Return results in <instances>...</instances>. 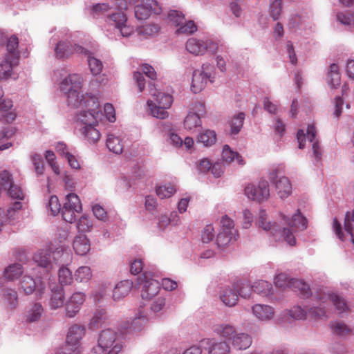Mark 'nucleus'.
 I'll return each mask as SVG.
<instances>
[{"mask_svg":"<svg viewBox=\"0 0 354 354\" xmlns=\"http://www.w3.org/2000/svg\"><path fill=\"white\" fill-rule=\"evenodd\" d=\"M214 66L204 64L201 70H196L193 73L191 89L193 93H200L206 86L207 81L214 82Z\"/></svg>","mask_w":354,"mask_h":354,"instance_id":"7ed1b4c3","label":"nucleus"},{"mask_svg":"<svg viewBox=\"0 0 354 354\" xmlns=\"http://www.w3.org/2000/svg\"><path fill=\"white\" fill-rule=\"evenodd\" d=\"M73 248L77 254L85 255L91 249L89 240L86 235L76 236L73 242Z\"/></svg>","mask_w":354,"mask_h":354,"instance_id":"dca6fc26","label":"nucleus"},{"mask_svg":"<svg viewBox=\"0 0 354 354\" xmlns=\"http://www.w3.org/2000/svg\"><path fill=\"white\" fill-rule=\"evenodd\" d=\"M48 207L53 216L57 215L61 211V204L59 201L57 196H52L48 201Z\"/></svg>","mask_w":354,"mask_h":354,"instance_id":"69168bd1","label":"nucleus"},{"mask_svg":"<svg viewBox=\"0 0 354 354\" xmlns=\"http://www.w3.org/2000/svg\"><path fill=\"white\" fill-rule=\"evenodd\" d=\"M319 300L322 303L330 301L339 313L348 310V306L345 300L339 295L336 294H324L319 296Z\"/></svg>","mask_w":354,"mask_h":354,"instance_id":"f8f14e48","label":"nucleus"},{"mask_svg":"<svg viewBox=\"0 0 354 354\" xmlns=\"http://www.w3.org/2000/svg\"><path fill=\"white\" fill-rule=\"evenodd\" d=\"M85 301V295L82 292H76L72 295L66 304V315L73 317L80 310Z\"/></svg>","mask_w":354,"mask_h":354,"instance_id":"9b49d317","label":"nucleus"},{"mask_svg":"<svg viewBox=\"0 0 354 354\" xmlns=\"http://www.w3.org/2000/svg\"><path fill=\"white\" fill-rule=\"evenodd\" d=\"M344 229L350 234L351 241L354 245V209L351 212H347L344 221Z\"/></svg>","mask_w":354,"mask_h":354,"instance_id":"49530a36","label":"nucleus"},{"mask_svg":"<svg viewBox=\"0 0 354 354\" xmlns=\"http://www.w3.org/2000/svg\"><path fill=\"white\" fill-rule=\"evenodd\" d=\"M36 288V282L30 276H24L21 281V288L26 295L32 294Z\"/></svg>","mask_w":354,"mask_h":354,"instance_id":"8fccbe9b","label":"nucleus"},{"mask_svg":"<svg viewBox=\"0 0 354 354\" xmlns=\"http://www.w3.org/2000/svg\"><path fill=\"white\" fill-rule=\"evenodd\" d=\"M209 354H229L230 348L228 344L224 341L216 342L213 339L209 340Z\"/></svg>","mask_w":354,"mask_h":354,"instance_id":"b1692460","label":"nucleus"},{"mask_svg":"<svg viewBox=\"0 0 354 354\" xmlns=\"http://www.w3.org/2000/svg\"><path fill=\"white\" fill-rule=\"evenodd\" d=\"M252 342V337L247 333H239L232 338V344L240 350L249 348Z\"/></svg>","mask_w":354,"mask_h":354,"instance_id":"393cba45","label":"nucleus"},{"mask_svg":"<svg viewBox=\"0 0 354 354\" xmlns=\"http://www.w3.org/2000/svg\"><path fill=\"white\" fill-rule=\"evenodd\" d=\"M93 226L92 221L86 216H82L77 223V228L81 232H88Z\"/></svg>","mask_w":354,"mask_h":354,"instance_id":"e2e57ef3","label":"nucleus"},{"mask_svg":"<svg viewBox=\"0 0 354 354\" xmlns=\"http://www.w3.org/2000/svg\"><path fill=\"white\" fill-rule=\"evenodd\" d=\"M155 0H141L140 4L135 6V17L138 20L148 19L152 12L158 13L160 9Z\"/></svg>","mask_w":354,"mask_h":354,"instance_id":"6e6552de","label":"nucleus"},{"mask_svg":"<svg viewBox=\"0 0 354 354\" xmlns=\"http://www.w3.org/2000/svg\"><path fill=\"white\" fill-rule=\"evenodd\" d=\"M258 225L265 231H270L273 236L279 231V227L276 223L267 221V214L264 210H261L259 216Z\"/></svg>","mask_w":354,"mask_h":354,"instance_id":"5701e85b","label":"nucleus"},{"mask_svg":"<svg viewBox=\"0 0 354 354\" xmlns=\"http://www.w3.org/2000/svg\"><path fill=\"white\" fill-rule=\"evenodd\" d=\"M6 190L8 191L9 196L12 198L22 200L24 198V194L22 189L20 187L14 184V182L12 183V185H10Z\"/></svg>","mask_w":354,"mask_h":354,"instance_id":"680f3d73","label":"nucleus"},{"mask_svg":"<svg viewBox=\"0 0 354 354\" xmlns=\"http://www.w3.org/2000/svg\"><path fill=\"white\" fill-rule=\"evenodd\" d=\"M64 205L69 206V207L73 208L75 211H82V209L80 199L74 193H70L66 195Z\"/></svg>","mask_w":354,"mask_h":354,"instance_id":"a18cd8bd","label":"nucleus"},{"mask_svg":"<svg viewBox=\"0 0 354 354\" xmlns=\"http://www.w3.org/2000/svg\"><path fill=\"white\" fill-rule=\"evenodd\" d=\"M80 347L77 346H73V344H68L67 342L64 346L61 348L57 353V354H80Z\"/></svg>","mask_w":354,"mask_h":354,"instance_id":"338daca9","label":"nucleus"},{"mask_svg":"<svg viewBox=\"0 0 354 354\" xmlns=\"http://www.w3.org/2000/svg\"><path fill=\"white\" fill-rule=\"evenodd\" d=\"M52 295L50 299V306L53 309H57L63 306L64 304V290L61 286L55 284L50 285Z\"/></svg>","mask_w":354,"mask_h":354,"instance_id":"2eb2a0df","label":"nucleus"},{"mask_svg":"<svg viewBox=\"0 0 354 354\" xmlns=\"http://www.w3.org/2000/svg\"><path fill=\"white\" fill-rule=\"evenodd\" d=\"M222 158L223 161L231 162L236 160L239 165H243L244 161L242 157L236 151H232L228 145H225L222 151Z\"/></svg>","mask_w":354,"mask_h":354,"instance_id":"473e14b6","label":"nucleus"},{"mask_svg":"<svg viewBox=\"0 0 354 354\" xmlns=\"http://www.w3.org/2000/svg\"><path fill=\"white\" fill-rule=\"evenodd\" d=\"M215 331L217 334L224 337L225 339H230L232 341V338L238 335L235 327L230 324H221L218 326Z\"/></svg>","mask_w":354,"mask_h":354,"instance_id":"c85d7f7f","label":"nucleus"},{"mask_svg":"<svg viewBox=\"0 0 354 354\" xmlns=\"http://www.w3.org/2000/svg\"><path fill=\"white\" fill-rule=\"evenodd\" d=\"M253 291L259 295H269L272 294V284L266 281H259L252 286Z\"/></svg>","mask_w":354,"mask_h":354,"instance_id":"58836bf2","label":"nucleus"},{"mask_svg":"<svg viewBox=\"0 0 354 354\" xmlns=\"http://www.w3.org/2000/svg\"><path fill=\"white\" fill-rule=\"evenodd\" d=\"M202 121L199 115L194 113L187 114L184 120V127L188 131L194 130L197 127H200Z\"/></svg>","mask_w":354,"mask_h":354,"instance_id":"f704fd0d","label":"nucleus"},{"mask_svg":"<svg viewBox=\"0 0 354 354\" xmlns=\"http://www.w3.org/2000/svg\"><path fill=\"white\" fill-rule=\"evenodd\" d=\"M160 289V283L152 278H148L144 274L141 296L143 299H151L156 296Z\"/></svg>","mask_w":354,"mask_h":354,"instance_id":"1a4fd4ad","label":"nucleus"},{"mask_svg":"<svg viewBox=\"0 0 354 354\" xmlns=\"http://www.w3.org/2000/svg\"><path fill=\"white\" fill-rule=\"evenodd\" d=\"M1 301L8 308L15 309L18 305L17 291L12 288H3L1 291Z\"/></svg>","mask_w":354,"mask_h":354,"instance_id":"4468645a","label":"nucleus"},{"mask_svg":"<svg viewBox=\"0 0 354 354\" xmlns=\"http://www.w3.org/2000/svg\"><path fill=\"white\" fill-rule=\"evenodd\" d=\"M149 91L153 100L147 101L150 114L156 118L164 120L169 117L167 109H170L173 104V97L169 94L157 91L153 83L149 84Z\"/></svg>","mask_w":354,"mask_h":354,"instance_id":"f03ea898","label":"nucleus"},{"mask_svg":"<svg viewBox=\"0 0 354 354\" xmlns=\"http://www.w3.org/2000/svg\"><path fill=\"white\" fill-rule=\"evenodd\" d=\"M317 134L316 129L314 124H309L307 128V136L309 141L313 145V154L317 160H319L321 158V153H319V144L315 140Z\"/></svg>","mask_w":354,"mask_h":354,"instance_id":"7c9ffc66","label":"nucleus"},{"mask_svg":"<svg viewBox=\"0 0 354 354\" xmlns=\"http://www.w3.org/2000/svg\"><path fill=\"white\" fill-rule=\"evenodd\" d=\"M58 278L62 286L71 284L73 281L72 272L68 268L63 266L59 270Z\"/></svg>","mask_w":354,"mask_h":354,"instance_id":"09e8293b","label":"nucleus"},{"mask_svg":"<svg viewBox=\"0 0 354 354\" xmlns=\"http://www.w3.org/2000/svg\"><path fill=\"white\" fill-rule=\"evenodd\" d=\"M245 194L254 201L261 202L268 200L270 197L268 182L261 180L257 185L249 184L245 188Z\"/></svg>","mask_w":354,"mask_h":354,"instance_id":"39448f33","label":"nucleus"},{"mask_svg":"<svg viewBox=\"0 0 354 354\" xmlns=\"http://www.w3.org/2000/svg\"><path fill=\"white\" fill-rule=\"evenodd\" d=\"M91 277L92 272L88 266H81L75 272V279L79 282H88Z\"/></svg>","mask_w":354,"mask_h":354,"instance_id":"37998d69","label":"nucleus"},{"mask_svg":"<svg viewBox=\"0 0 354 354\" xmlns=\"http://www.w3.org/2000/svg\"><path fill=\"white\" fill-rule=\"evenodd\" d=\"M133 283L129 280H124L119 282L113 289V298L119 300L126 297L131 290Z\"/></svg>","mask_w":354,"mask_h":354,"instance_id":"6ab92c4d","label":"nucleus"},{"mask_svg":"<svg viewBox=\"0 0 354 354\" xmlns=\"http://www.w3.org/2000/svg\"><path fill=\"white\" fill-rule=\"evenodd\" d=\"M216 140V134L214 131L207 129L201 132L197 137V142L205 147L214 145Z\"/></svg>","mask_w":354,"mask_h":354,"instance_id":"2f4dec72","label":"nucleus"},{"mask_svg":"<svg viewBox=\"0 0 354 354\" xmlns=\"http://www.w3.org/2000/svg\"><path fill=\"white\" fill-rule=\"evenodd\" d=\"M122 348V344L120 343H116L114 344L113 348L107 352V350L105 347L102 346L100 344H97V345L93 347V348L91 351L90 354H118V353L121 351Z\"/></svg>","mask_w":354,"mask_h":354,"instance_id":"c03bdc74","label":"nucleus"},{"mask_svg":"<svg viewBox=\"0 0 354 354\" xmlns=\"http://www.w3.org/2000/svg\"><path fill=\"white\" fill-rule=\"evenodd\" d=\"M108 149L114 153L120 154L123 151V142L120 138L113 134H109L106 139Z\"/></svg>","mask_w":354,"mask_h":354,"instance_id":"bb28decb","label":"nucleus"},{"mask_svg":"<svg viewBox=\"0 0 354 354\" xmlns=\"http://www.w3.org/2000/svg\"><path fill=\"white\" fill-rule=\"evenodd\" d=\"M179 28L176 30L178 34H186L189 35L194 33L197 30V27L193 21H183V24H180Z\"/></svg>","mask_w":354,"mask_h":354,"instance_id":"603ef678","label":"nucleus"},{"mask_svg":"<svg viewBox=\"0 0 354 354\" xmlns=\"http://www.w3.org/2000/svg\"><path fill=\"white\" fill-rule=\"evenodd\" d=\"M279 167H274L269 174V178L275 184V189L281 198L288 197L292 192V186L288 178L281 176Z\"/></svg>","mask_w":354,"mask_h":354,"instance_id":"20e7f679","label":"nucleus"},{"mask_svg":"<svg viewBox=\"0 0 354 354\" xmlns=\"http://www.w3.org/2000/svg\"><path fill=\"white\" fill-rule=\"evenodd\" d=\"M117 333L111 329L102 330L98 339V344L105 347L106 349L111 348L113 344L118 343L116 342Z\"/></svg>","mask_w":354,"mask_h":354,"instance_id":"4be33fe9","label":"nucleus"},{"mask_svg":"<svg viewBox=\"0 0 354 354\" xmlns=\"http://www.w3.org/2000/svg\"><path fill=\"white\" fill-rule=\"evenodd\" d=\"M18 62H12L4 57L3 61L0 63V80H6L11 76L12 68L18 65Z\"/></svg>","mask_w":354,"mask_h":354,"instance_id":"cd10ccee","label":"nucleus"},{"mask_svg":"<svg viewBox=\"0 0 354 354\" xmlns=\"http://www.w3.org/2000/svg\"><path fill=\"white\" fill-rule=\"evenodd\" d=\"M19 39L15 36H11L7 43V53L5 55L6 59H12V62H18L19 59V52L18 50Z\"/></svg>","mask_w":354,"mask_h":354,"instance_id":"a211bd4d","label":"nucleus"},{"mask_svg":"<svg viewBox=\"0 0 354 354\" xmlns=\"http://www.w3.org/2000/svg\"><path fill=\"white\" fill-rule=\"evenodd\" d=\"M85 328L78 325L72 326L68 333L66 340L68 344H73L80 347V342L84 335Z\"/></svg>","mask_w":354,"mask_h":354,"instance_id":"aec40b11","label":"nucleus"},{"mask_svg":"<svg viewBox=\"0 0 354 354\" xmlns=\"http://www.w3.org/2000/svg\"><path fill=\"white\" fill-rule=\"evenodd\" d=\"M238 236L239 234L237 231H232V232H230L229 231L221 230L216 237V244L219 248L224 247L230 241H236Z\"/></svg>","mask_w":354,"mask_h":354,"instance_id":"a878e982","label":"nucleus"},{"mask_svg":"<svg viewBox=\"0 0 354 354\" xmlns=\"http://www.w3.org/2000/svg\"><path fill=\"white\" fill-rule=\"evenodd\" d=\"M82 77L77 74L69 75L61 83V90L67 93L68 104L78 109L77 120L84 127L97 125L101 115L100 104L96 97L88 95H80Z\"/></svg>","mask_w":354,"mask_h":354,"instance_id":"f257e3e1","label":"nucleus"},{"mask_svg":"<svg viewBox=\"0 0 354 354\" xmlns=\"http://www.w3.org/2000/svg\"><path fill=\"white\" fill-rule=\"evenodd\" d=\"M12 183V176L9 171L4 170L0 173V187L6 190Z\"/></svg>","mask_w":354,"mask_h":354,"instance_id":"bf43d9fd","label":"nucleus"},{"mask_svg":"<svg viewBox=\"0 0 354 354\" xmlns=\"http://www.w3.org/2000/svg\"><path fill=\"white\" fill-rule=\"evenodd\" d=\"M109 10L110 6L107 3H97L93 6L92 15L94 17L104 15H107Z\"/></svg>","mask_w":354,"mask_h":354,"instance_id":"052dcab7","label":"nucleus"},{"mask_svg":"<svg viewBox=\"0 0 354 354\" xmlns=\"http://www.w3.org/2000/svg\"><path fill=\"white\" fill-rule=\"evenodd\" d=\"M156 192L160 199H164L171 197L176 192V187L174 185L169 183L158 186L156 188Z\"/></svg>","mask_w":354,"mask_h":354,"instance_id":"79ce46f5","label":"nucleus"},{"mask_svg":"<svg viewBox=\"0 0 354 354\" xmlns=\"http://www.w3.org/2000/svg\"><path fill=\"white\" fill-rule=\"evenodd\" d=\"M32 161L37 175H42L44 171V165L42 158L39 154H35L32 156Z\"/></svg>","mask_w":354,"mask_h":354,"instance_id":"0e129e2a","label":"nucleus"},{"mask_svg":"<svg viewBox=\"0 0 354 354\" xmlns=\"http://www.w3.org/2000/svg\"><path fill=\"white\" fill-rule=\"evenodd\" d=\"M290 288L295 292H299L303 297H308L310 294V288L303 281L295 279L290 282Z\"/></svg>","mask_w":354,"mask_h":354,"instance_id":"a19ab883","label":"nucleus"},{"mask_svg":"<svg viewBox=\"0 0 354 354\" xmlns=\"http://www.w3.org/2000/svg\"><path fill=\"white\" fill-rule=\"evenodd\" d=\"M220 299L222 302L227 306L232 307L235 306L239 300V295L237 291L226 287L220 292Z\"/></svg>","mask_w":354,"mask_h":354,"instance_id":"f3484780","label":"nucleus"},{"mask_svg":"<svg viewBox=\"0 0 354 354\" xmlns=\"http://www.w3.org/2000/svg\"><path fill=\"white\" fill-rule=\"evenodd\" d=\"M282 10V0H274L270 3L269 12L273 20L279 19Z\"/></svg>","mask_w":354,"mask_h":354,"instance_id":"3c124183","label":"nucleus"},{"mask_svg":"<svg viewBox=\"0 0 354 354\" xmlns=\"http://www.w3.org/2000/svg\"><path fill=\"white\" fill-rule=\"evenodd\" d=\"M23 273L21 265L19 263H14L9 266L5 269V277L10 281L18 279Z\"/></svg>","mask_w":354,"mask_h":354,"instance_id":"4c0bfd02","label":"nucleus"},{"mask_svg":"<svg viewBox=\"0 0 354 354\" xmlns=\"http://www.w3.org/2000/svg\"><path fill=\"white\" fill-rule=\"evenodd\" d=\"M245 119V114L243 112L234 115L230 121V134L236 135L241 131Z\"/></svg>","mask_w":354,"mask_h":354,"instance_id":"c9c22d12","label":"nucleus"},{"mask_svg":"<svg viewBox=\"0 0 354 354\" xmlns=\"http://www.w3.org/2000/svg\"><path fill=\"white\" fill-rule=\"evenodd\" d=\"M254 315L260 320L270 319L274 315L273 308L267 305L256 304L252 307Z\"/></svg>","mask_w":354,"mask_h":354,"instance_id":"412c9836","label":"nucleus"},{"mask_svg":"<svg viewBox=\"0 0 354 354\" xmlns=\"http://www.w3.org/2000/svg\"><path fill=\"white\" fill-rule=\"evenodd\" d=\"M43 313V308L41 304H35L28 310L26 315V320L29 322L37 321Z\"/></svg>","mask_w":354,"mask_h":354,"instance_id":"de8ad7c7","label":"nucleus"},{"mask_svg":"<svg viewBox=\"0 0 354 354\" xmlns=\"http://www.w3.org/2000/svg\"><path fill=\"white\" fill-rule=\"evenodd\" d=\"M107 319L106 313L104 309L97 310L91 317L88 327L94 330L97 329L104 324Z\"/></svg>","mask_w":354,"mask_h":354,"instance_id":"c756f323","label":"nucleus"},{"mask_svg":"<svg viewBox=\"0 0 354 354\" xmlns=\"http://www.w3.org/2000/svg\"><path fill=\"white\" fill-rule=\"evenodd\" d=\"M185 19L184 15L178 11L171 10L168 13L169 22L174 26L178 27L180 24H183Z\"/></svg>","mask_w":354,"mask_h":354,"instance_id":"864d4df0","label":"nucleus"},{"mask_svg":"<svg viewBox=\"0 0 354 354\" xmlns=\"http://www.w3.org/2000/svg\"><path fill=\"white\" fill-rule=\"evenodd\" d=\"M283 219L288 225L297 230H304L308 226V221L301 214L299 209L297 210V213L292 216L291 219L288 218L285 215H283Z\"/></svg>","mask_w":354,"mask_h":354,"instance_id":"ddd939ff","label":"nucleus"},{"mask_svg":"<svg viewBox=\"0 0 354 354\" xmlns=\"http://www.w3.org/2000/svg\"><path fill=\"white\" fill-rule=\"evenodd\" d=\"M214 44L211 41L190 38L186 43V49L192 54L199 55H203Z\"/></svg>","mask_w":354,"mask_h":354,"instance_id":"9d476101","label":"nucleus"},{"mask_svg":"<svg viewBox=\"0 0 354 354\" xmlns=\"http://www.w3.org/2000/svg\"><path fill=\"white\" fill-rule=\"evenodd\" d=\"M295 279H289L288 275L284 273L279 274L274 279L275 286L279 288H290V282Z\"/></svg>","mask_w":354,"mask_h":354,"instance_id":"13d9d810","label":"nucleus"},{"mask_svg":"<svg viewBox=\"0 0 354 354\" xmlns=\"http://www.w3.org/2000/svg\"><path fill=\"white\" fill-rule=\"evenodd\" d=\"M88 63L89 65L90 70L93 75H96L101 73L103 68V65L100 60L88 55Z\"/></svg>","mask_w":354,"mask_h":354,"instance_id":"6e6d98bb","label":"nucleus"},{"mask_svg":"<svg viewBox=\"0 0 354 354\" xmlns=\"http://www.w3.org/2000/svg\"><path fill=\"white\" fill-rule=\"evenodd\" d=\"M308 315L315 319H326V311L324 307L317 306L309 309Z\"/></svg>","mask_w":354,"mask_h":354,"instance_id":"4d7b16f0","label":"nucleus"},{"mask_svg":"<svg viewBox=\"0 0 354 354\" xmlns=\"http://www.w3.org/2000/svg\"><path fill=\"white\" fill-rule=\"evenodd\" d=\"M33 259L38 266L48 268L50 266V252L48 250L38 251L35 254Z\"/></svg>","mask_w":354,"mask_h":354,"instance_id":"72a5a7b5","label":"nucleus"},{"mask_svg":"<svg viewBox=\"0 0 354 354\" xmlns=\"http://www.w3.org/2000/svg\"><path fill=\"white\" fill-rule=\"evenodd\" d=\"M95 126L96 125H91L82 128V133L91 143H95L100 138V133L99 131L95 129Z\"/></svg>","mask_w":354,"mask_h":354,"instance_id":"ea45409f","label":"nucleus"},{"mask_svg":"<svg viewBox=\"0 0 354 354\" xmlns=\"http://www.w3.org/2000/svg\"><path fill=\"white\" fill-rule=\"evenodd\" d=\"M118 8L120 10L118 12H113L111 15H107V21H113L116 27H120L121 25H124L127 23V17L124 13L123 10L128 9L129 6L134 4L138 0H117Z\"/></svg>","mask_w":354,"mask_h":354,"instance_id":"0eeeda50","label":"nucleus"},{"mask_svg":"<svg viewBox=\"0 0 354 354\" xmlns=\"http://www.w3.org/2000/svg\"><path fill=\"white\" fill-rule=\"evenodd\" d=\"M74 53L88 55V51L80 46L72 44L70 41H59L55 49V57L58 59H65Z\"/></svg>","mask_w":354,"mask_h":354,"instance_id":"423d86ee","label":"nucleus"},{"mask_svg":"<svg viewBox=\"0 0 354 354\" xmlns=\"http://www.w3.org/2000/svg\"><path fill=\"white\" fill-rule=\"evenodd\" d=\"M81 211H75L69 206L63 205L62 209V215L64 221L68 223H72L76 221V213H80Z\"/></svg>","mask_w":354,"mask_h":354,"instance_id":"5fc2aeb1","label":"nucleus"},{"mask_svg":"<svg viewBox=\"0 0 354 354\" xmlns=\"http://www.w3.org/2000/svg\"><path fill=\"white\" fill-rule=\"evenodd\" d=\"M221 230L222 231H229L230 232H232V231H237L234 228V221L227 215H225L222 217L221 220Z\"/></svg>","mask_w":354,"mask_h":354,"instance_id":"774afa93","label":"nucleus"},{"mask_svg":"<svg viewBox=\"0 0 354 354\" xmlns=\"http://www.w3.org/2000/svg\"><path fill=\"white\" fill-rule=\"evenodd\" d=\"M329 326L332 333L338 336H346L351 333L349 327L342 322H331Z\"/></svg>","mask_w":354,"mask_h":354,"instance_id":"e433bc0d","label":"nucleus"}]
</instances>
